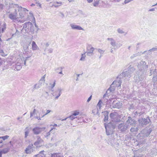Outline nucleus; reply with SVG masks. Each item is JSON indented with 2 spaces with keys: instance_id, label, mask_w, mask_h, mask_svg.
<instances>
[{
  "instance_id": "nucleus-1",
  "label": "nucleus",
  "mask_w": 157,
  "mask_h": 157,
  "mask_svg": "<svg viewBox=\"0 0 157 157\" xmlns=\"http://www.w3.org/2000/svg\"><path fill=\"white\" fill-rule=\"evenodd\" d=\"M17 13H11L9 15V17L12 20H16L17 19Z\"/></svg>"
},
{
  "instance_id": "nucleus-2",
  "label": "nucleus",
  "mask_w": 157,
  "mask_h": 157,
  "mask_svg": "<svg viewBox=\"0 0 157 157\" xmlns=\"http://www.w3.org/2000/svg\"><path fill=\"white\" fill-rule=\"evenodd\" d=\"M41 129V128L36 127L33 128V131L34 134H38L40 133Z\"/></svg>"
},
{
  "instance_id": "nucleus-3",
  "label": "nucleus",
  "mask_w": 157,
  "mask_h": 157,
  "mask_svg": "<svg viewBox=\"0 0 157 157\" xmlns=\"http://www.w3.org/2000/svg\"><path fill=\"white\" fill-rule=\"evenodd\" d=\"M71 26L73 29H77L79 30H83L82 28L81 27L75 25H71Z\"/></svg>"
},
{
  "instance_id": "nucleus-4",
  "label": "nucleus",
  "mask_w": 157,
  "mask_h": 157,
  "mask_svg": "<svg viewBox=\"0 0 157 157\" xmlns=\"http://www.w3.org/2000/svg\"><path fill=\"white\" fill-rule=\"evenodd\" d=\"M94 50L93 47L89 46L87 48L88 53H92Z\"/></svg>"
},
{
  "instance_id": "nucleus-5",
  "label": "nucleus",
  "mask_w": 157,
  "mask_h": 157,
  "mask_svg": "<svg viewBox=\"0 0 157 157\" xmlns=\"http://www.w3.org/2000/svg\"><path fill=\"white\" fill-rule=\"evenodd\" d=\"M32 146H29L25 150V152L26 154L30 153L31 152V149H32Z\"/></svg>"
},
{
  "instance_id": "nucleus-6",
  "label": "nucleus",
  "mask_w": 157,
  "mask_h": 157,
  "mask_svg": "<svg viewBox=\"0 0 157 157\" xmlns=\"http://www.w3.org/2000/svg\"><path fill=\"white\" fill-rule=\"evenodd\" d=\"M37 46L34 41L32 42V48L33 50H36L37 49Z\"/></svg>"
},
{
  "instance_id": "nucleus-7",
  "label": "nucleus",
  "mask_w": 157,
  "mask_h": 157,
  "mask_svg": "<svg viewBox=\"0 0 157 157\" xmlns=\"http://www.w3.org/2000/svg\"><path fill=\"white\" fill-rule=\"evenodd\" d=\"M51 157H63V156L59 153H56L52 154Z\"/></svg>"
},
{
  "instance_id": "nucleus-8",
  "label": "nucleus",
  "mask_w": 157,
  "mask_h": 157,
  "mask_svg": "<svg viewBox=\"0 0 157 157\" xmlns=\"http://www.w3.org/2000/svg\"><path fill=\"white\" fill-rule=\"evenodd\" d=\"M20 18H23L24 17V13L23 11L21 10L19 13Z\"/></svg>"
},
{
  "instance_id": "nucleus-9",
  "label": "nucleus",
  "mask_w": 157,
  "mask_h": 157,
  "mask_svg": "<svg viewBox=\"0 0 157 157\" xmlns=\"http://www.w3.org/2000/svg\"><path fill=\"white\" fill-rule=\"evenodd\" d=\"M61 5L62 3L61 2H56L54 3L53 6H54L55 7H57L61 6Z\"/></svg>"
},
{
  "instance_id": "nucleus-10",
  "label": "nucleus",
  "mask_w": 157,
  "mask_h": 157,
  "mask_svg": "<svg viewBox=\"0 0 157 157\" xmlns=\"http://www.w3.org/2000/svg\"><path fill=\"white\" fill-rule=\"evenodd\" d=\"M9 151L8 149L7 148H5L0 151V152L2 154H6Z\"/></svg>"
},
{
  "instance_id": "nucleus-11",
  "label": "nucleus",
  "mask_w": 157,
  "mask_h": 157,
  "mask_svg": "<svg viewBox=\"0 0 157 157\" xmlns=\"http://www.w3.org/2000/svg\"><path fill=\"white\" fill-rule=\"evenodd\" d=\"M60 93L61 92L60 91H57L55 93V95H56L57 94L58 95L56 97V98L57 99L60 96Z\"/></svg>"
},
{
  "instance_id": "nucleus-12",
  "label": "nucleus",
  "mask_w": 157,
  "mask_h": 157,
  "mask_svg": "<svg viewBox=\"0 0 157 157\" xmlns=\"http://www.w3.org/2000/svg\"><path fill=\"white\" fill-rule=\"evenodd\" d=\"M79 113V112L78 111L76 110L74 111V112L72 114L74 115V116H76L78 115Z\"/></svg>"
},
{
  "instance_id": "nucleus-13",
  "label": "nucleus",
  "mask_w": 157,
  "mask_h": 157,
  "mask_svg": "<svg viewBox=\"0 0 157 157\" xmlns=\"http://www.w3.org/2000/svg\"><path fill=\"white\" fill-rule=\"evenodd\" d=\"M0 137H1V139H2L3 140H4L8 139V138L9 137V136L6 135Z\"/></svg>"
},
{
  "instance_id": "nucleus-14",
  "label": "nucleus",
  "mask_w": 157,
  "mask_h": 157,
  "mask_svg": "<svg viewBox=\"0 0 157 157\" xmlns=\"http://www.w3.org/2000/svg\"><path fill=\"white\" fill-rule=\"evenodd\" d=\"M99 3V1H97L94 2V3H93L94 6H98V5Z\"/></svg>"
},
{
  "instance_id": "nucleus-15",
  "label": "nucleus",
  "mask_w": 157,
  "mask_h": 157,
  "mask_svg": "<svg viewBox=\"0 0 157 157\" xmlns=\"http://www.w3.org/2000/svg\"><path fill=\"white\" fill-rule=\"evenodd\" d=\"M51 111L50 110H47L46 113H44L42 116V117H44L45 115H47V114H48V113H49L51 112Z\"/></svg>"
},
{
  "instance_id": "nucleus-16",
  "label": "nucleus",
  "mask_w": 157,
  "mask_h": 157,
  "mask_svg": "<svg viewBox=\"0 0 157 157\" xmlns=\"http://www.w3.org/2000/svg\"><path fill=\"white\" fill-rule=\"evenodd\" d=\"M108 120V115H106V116H105L104 119V121L105 122H106Z\"/></svg>"
},
{
  "instance_id": "nucleus-17",
  "label": "nucleus",
  "mask_w": 157,
  "mask_h": 157,
  "mask_svg": "<svg viewBox=\"0 0 157 157\" xmlns=\"http://www.w3.org/2000/svg\"><path fill=\"white\" fill-rule=\"evenodd\" d=\"M36 109H34L33 110V112L31 113L30 116L32 117V116H33V115H35V114L36 112Z\"/></svg>"
},
{
  "instance_id": "nucleus-18",
  "label": "nucleus",
  "mask_w": 157,
  "mask_h": 157,
  "mask_svg": "<svg viewBox=\"0 0 157 157\" xmlns=\"http://www.w3.org/2000/svg\"><path fill=\"white\" fill-rule=\"evenodd\" d=\"M5 28H2L1 29V28L0 27V33H3L4 32V30H5Z\"/></svg>"
},
{
  "instance_id": "nucleus-19",
  "label": "nucleus",
  "mask_w": 157,
  "mask_h": 157,
  "mask_svg": "<svg viewBox=\"0 0 157 157\" xmlns=\"http://www.w3.org/2000/svg\"><path fill=\"white\" fill-rule=\"evenodd\" d=\"M85 56L84 54H82V55L81 58L80 59V60H83L85 59Z\"/></svg>"
},
{
  "instance_id": "nucleus-20",
  "label": "nucleus",
  "mask_w": 157,
  "mask_h": 157,
  "mask_svg": "<svg viewBox=\"0 0 157 157\" xmlns=\"http://www.w3.org/2000/svg\"><path fill=\"white\" fill-rule=\"evenodd\" d=\"M74 115H73V114H72L69 117V118L71 119V120H72L75 119V117H74Z\"/></svg>"
},
{
  "instance_id": "nucleus-21",
  "label": "nucleus",
  "mask_w": 157,
  "mask_h": 157,
  "mask_svg": "<svg viewBox=\"0 0 157 157\" xmlns=\"http://www.w3.org/2000/svg\"><path fill=\"white\" fill-rule=\"evenodd\" d=\"M98 53H100V54H103L104 52L101 49H98Z\"/></svg>"
},
{
  "instance_id": "nucleus-22",
  "label": "nucleus",
  "mask_w": 157,
  "mask_h": 157,
  "mask_svg": "<svg viewBox=\"0 0 157 157\" xmlns=\"http://www.w3.org/2000/svg\"><path fill=\"white\" fill-rule=\"evenodd\" d=\"M4 7V5L2 4H0V10L3 9Z\"/></svg>"
},
{
  "instance_id": "nucleus-23",
  "label": "nucleus",
  "mask_w": 157,
  "mask_h": 157,
  "mask_svg": "<svg viewBox=\"0 0 157 157\" xmlns=\"http://www.w3.org/2000/svg\"><path fill=\"white\" fill-rule=\"evenodd\" d=\"M29 132H26L25 133V137L26 138L28 136Z\"/></svg>"
},
{
  "instance_id": "nucleus-24",
  "label": "nucleus",
  "mask_w": 157,
  "mask_h": 157,
  "mask_svg": "<svg viewBox=\"0 0 157 157\" xmlns=\"http://www.w3.org/2000/svg\"><path fill=\"white\" fill-rule=\"evenodd\" d=\"M135 128H132L130 129V131L131 132H133L135 131Z\"/></svg>"
},
{
  "instance_id": "nucleus-25",
  "label": "nucleus",
  "mask_w": 157,
  "mask_h": 157,
  "mask_svg": "<svg viewBox=\"0 0 157 157\" xmlns=\"http://www.w3.org/2000/svg\"><path fill=\"white\" fill-rule=\"evenodd\" d=\"M91 98H92V96L91 95L88 98V100H87V101L88 102H89L90 100L91 99Z\"/></svg>"
},
{
  "instance_id": "nucleus-26",
  "label": "nucleus",
  "mask_w": 157,
  "mask_h": 157,
  "mask_svg": "<svg viewBox=\"0 0 157 157\" xmlns=\"http://www.w3.org/2000/svg\"><path fill=\"white\" fill-rule=\"evenodd\" d=\"M50 126H53V127H57L58 126L57 124H54L53 125H51Z\"/></svg>"
},
{
  "instance_id": "nucleus-27",
  "label": "nucleus",
  "mask_w": 157,
  "mask_h": 157,
  "mask_svg": "<svg viewBox=\"0 0 157 157\" xmlns=\"http://www.w3.org/2000/svg\"><path fill=\"white\" fill-rule=\"evenodd\" d=\"M24 11H28V10L25 8H23Z\"/></svg>"
},
{
  "instance_id": "nucleus-28",
  "label": "nucleus",
  "mask_w": 157,
  "mask_h": 157,
  "mask_svg": "<svg viewBox=\"0 0 157 157\" xmlns=\"http://www.w3.org/2000/svg\"><path fill=\"white\" fill-rule=\"evenodd\" d=\"M87 1L88 2L90 3L92 2L93 1V0H87Z\"/></svg>"
},
{
  "instance_id": "nucleus-29",
  "label": "nucleus",
  "mask_w": 157,
  "mask_h": 157,
  "mask_svg": "<svg viewBox=\"0 0 157 157\" xmlns=\"http://www.w3.org/2000/svg\"><path fill=\"white\" fill-rule=\"evenodd\" d=\"M3 142V140L1 139V137H0V144L2 143Z\"/></svg>"
},
{
  "instance_id": "nucleus-30",
  "label": "nucleus",
  "mask_w": 157,
  "mask_h": 157,
  "mask_svg": "<svg viewBox=\"0 0 157 157\" xmlns=\"http://www.w3.org/2000/svg\"><path fill=\"white\" fill-rule=\"evenodd\" d=\"M55 83H55V82H54L53 84L52 87H54L55 86Z\"/></svg>"
},
{
  "instance_id": "nucleus-31",
  "label": "nucleus",
  "mask_w": 157,
  "mask_h": 157,
  "mask_svg": "<svg viewBox=\"0 0 157 157\" xmlns=\"http://www.w3.org/2000/svg\"><path fill=\"white\" fill-rule=\"evenodd\" d=\"M35 6V4H32L31 5V6Z\"/></svg>"
},
{
  "instance_id": "nucleus-32",
  "label": "nucleus",
  "mask_w": 157,
  "mask_h": 157,
  "mask_svg": "<svg viewBox=\"0 0 157 157\" xmlns=\"http://www.w3.org/2000/svg\"><path fill=\"white\" fill-rule=\"evenodd\" d=\"M108 40H113V39H112V38H110H110H108Z\"/></svg>"
},
{
  "instance_id": "nucleus-33",
  "label": "nucleus",
  "mask_w": 157,
  "mask_h": 157,
  "mask_svg": "<svg viewBox=\"0 0 157 157\" xmlns=\"http://www.w3.org/2000/svg\"><path fill=\"white\" fill-rule=\"evenodd\" d=\"M55 128H52V129H51L50 130V131H51L53 129H55Z\"/></svg>"
},
{
  "instance_id": "nucleus-34",
  "label": "nucleus",
  "mask_w": 157,
  "mask_h": 157,
  "mask_svg": "<svg viewBox=\"0 0 157 157\" xmlns=\"http://www.w3.org/2000/svg\"><path fill=\"white\" fill-rule=\"evenodd\" d=\"M36 118L38 119H40V117L39 118L38 117H37Z\"/></svg>"
},
{
  "instance_id": "nucleus-35",
  "label": "nucleus",
  "mask_w": 157,
  "mask_h": 157,
  "mask_svg": "<svg viewBox=\"0 0 157 157\" xmlns=\"http://www.w3.org/2000/svg\"><path fill=\"white\" fill-rule=\"evenodd\" d=\"M136 131H137L138 130V128H136Z\"/></svg>"
},
{
  "instance_id": "nucleus-36",
  "label": "nucleus",
  "mask_w": 157,
  "mask_h": 157,
  "mask_svg": "<svg viewBox=\"0 0 157 157\" xmlns=\"http://www.w3.org/2000/svg\"><path fill=\"white\" fill-rule=\"evenodd\" d=\"M105 128H106V125H105Z\"/></svg>"
},
{
  "instance_id": "nucleus-37",
  "label": "nucleus",
  "mask_w": 157,
  "mask_h": 157,
  "mask_svg": "<svg viewBox=\"0 0 157 157\" xmlns=\"http://www.w3.org/2000/svg\"><path fill=\"white\" fill-rule=\"evenodd\" d=\"M100 101H100L98 103V104H99L100 102Z\"/></svg>"
}]
</instances>
